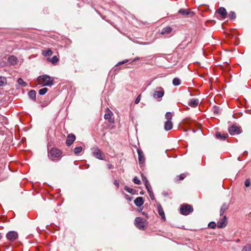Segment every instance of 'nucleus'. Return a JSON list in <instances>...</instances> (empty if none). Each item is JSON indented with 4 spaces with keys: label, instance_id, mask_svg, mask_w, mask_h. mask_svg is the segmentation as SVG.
<instances>
[{
    "label": "nucleus",
    "instance_id": "nucleus-16",
    "mask_svg": "<svg viewBox=\"0 0 251 251\" xmlns=\"http://www.w3.org/2000/svg\"><path fill=\"white\" fill-rule=\"evenodd\" d=\"M229 204L227 203H224L222 205L220 211V215L221 216H223L225 212L228 208Z\"/></svg>",
    "mask_w": 251,
    "mask_h": 251
},
{
    "label": "nucleus",
    "instance_id": "nucleus-51",
    "mask_svg": "<svg viewBox=\"0 0 251 251\" xmlns=\"http://www.w3.org/2000/svg\"><path fill=\"white\" fill-rule=\"evenodd\" d=\"M138 59H139V58H137V57H136V58H135V59H134V61H136V60H138Z\"/></svg>",
    "mask_w": 251,
    "mask_h": 251
},
{
    "label": "nucleus",
    "instance_id": "nucleus-17",
    "mask_svg": "<svg viewBox=\"0 0 251 251\" xmlns=\"http://www.w3.org/2000/svg\"><path fill=\"white\" fill-rule=\"evenodd\" d=\"M8 61L9 63L12 65H14L16 64L18 62V59L17 58L13 55H11L8 57Z\"/></svg>",
    "mask_w": 251,
    "mask_h": 251
},
{
    "label": "nucleus",
    "instance_id": "nucleus-37",
    "mask_svg": "<svg viewBox=\"0 0 251 251\" xmlns=\"http://www.w3.org/2000/svg\"><path fill=\"white\" fill-rule=\"evenodd\" d=\"M242 251H251V246L250 245L245 246L243 248Z\"/></svg>",
    "mask_w": 251,
    "mask_h": 251
},
{
    "label": "nucleus",
    "instance_id": "nucleus-13",
    "mask_svg": "<svg viewBox=\"0 0 251 251\" xmlns=\"http://www.w3.org/2000/svg\"><path fill=\"white\" fill-rule=\"evenodd\" d=\"M226 225V217L224 216L222 219L220 220L217 224V227L219 228L225 227Z\"/></svg>",
    "mask_w": 251,
    "mask_h": 251
},
{
    "label": "nucleus",
    "instance_id": "nucleus-34",
    "mask_svg": "<svg viewBox=\"0 0 251 251\" xmlns=\"http://www.w3.org/2000/svg\"><path fill=\"white\" fill-rule=\"evenodd\" d=\"M172 117V114L170 112H167L165 114V118L167 119V121H171Z\"/></svg>",
    "mask_w": 251,
    "mask_h": 251
},
{
    "label": "nucleus",
    "instance_id": "nucleus-33",
    "mask_svg": "<svg viewBox=\"0 0 251 251\" xmlns=\"http://www.w3.org/2000/svg\"><path fill=\"white\" fill-rule=\"evenodd\" d=\"M228 16L230 20H234L236 18V14L234 11H230Z\"/></svg>",
    "mask_w": 251,
    "mask_h": 251
},
{
    "label": "nucleus",
    "instance_id": "nucleus-3",
    "mask_svg": "<svg viewBox=\"0 0 251 251\" xmlns=\"http://www.w3.org/2000/svg\"><path fill=\"white\" fill-rule=\"evenodd\" d=\"M164 90L161 87H157L152 91V96L158 101H160L164 95Z\"/></svg>",
    "mask_w": 251,
    "mask_h": 251
},
{
    "label": "nucleus",
    "instance_id": "nucleus-42",
    "mask_svg": "<svg viewBox=\"0 0 251 251\" xmlns=\"http://www.w3.org/2000/svg\"><path fill=\"white\" fill-rule=\"evenodd\" d=\"M145 187H146V188L147 189V190L148 189L151 188V186L149 182H148V183L146 182V184H145Z\"/></svg>",
    "mask_w": 251,
    "mask_h": 251
},
{
    "label": "nucleus",
    "instance_id": "nucleus-53",
    "mask_svg": "<svg viewBox=\"0 0 251 251\" xmlns=\"http://www.w3.org/2000/svg\"><path fill=\"white\" fill-rule=\"evenodd\" d=\"M126 199H127V200H129V201H130V200H131V198H128V199H127V198H126Z\"/></svg>",
    "mask_w": 251,
    "mask_h": 251
},
{
    "label": "nucleus",
    "instance_id": "nucleus-50",
    "mask_svg": "<svg viewBox=\"0 0 251 251\" xmlns=\"http://www.w3.org/2000/svg\"><path fill=\"white\" fill-rule=\"evenodd\" d=\"M140 194L141 195H143L144 194V192L143 191H141V192H140Z\"/></svg>",
    "mask_w": 251,
    "mask_h": 251
},
{
    "label": "nucleus",
    "instance_id": "nucleus-30",
    "mask_svg": "<svg viewBox=\"0 0 251 251\" xmlns=\"http://www.w3.org/2000/svg\"><path fill=\"white\" fill-rule=\"evenodd\" d=\"M124 189L128 193H129L132 194H133L135 192L134 189H133L132 188H130L127 186H125Z\"/></svg>",
    "mask_w": 251,
    "mask_h": 251
},
{
    "label": "nucleus",
    "instance_id": "nucleus-32",
    "mask_svg": "<svg viewBox=\"0 0 251 251\" xmlns=\"http://www.w3.org/2000/svg\"><path fill=\"white\" fill-rule=\"evenodd\" d=\"M6 83V78L4 77L0 76V86H4Z\"/></svg>",
    "mask_w": 251,
    "mask_h": 251
},
{
    "label": "nucleus",
    "instance_id": "nucleus-7",
    "mask_svg": "<svg viewBox=\"0 0 251 251\" xmlns=\"http://www.w3.org/2000/svg\"><path fill=\"white\" fill-rule=\"evenodd\" d=\"M6 237L8 240L13 242L18 239V234L16 231H10L6 234Z\"/></svg>",
    "mask_w": 251,
    "mask_h": 251
},
{
    "label": "nucleus",
    "instance_id": "nucleus-52",
    "mask_svg": "<svg viewBox=\"0 0 251 251\" xmlns=\"http://www.w3.org/2000/svg\"><path fill=\"white\" fill-rule=\"evenodd\" d=\"M238 159V161H241V160H240V157H239L238 158V159Z\"/></svg>",
    "mask_w": 251,
    "mask_h": 251
},
{
    "label": "nucleus",
    "instance_id": "nucleus-36",
    "mask_svg": "<svg viewBox=\"0 0 251 251\" xmlns=\"http://www.w3.org/2000/svg\"><path fill=\"white\" fill-rule=\"evenodd\" d=\"M133 181L135 184L139 185L141 184V181L140 179L137 177L135 176L133 179Z\"/></svg>",
    "mask_w": 251,
    "mask_h": 251
},
{
    "label": "nucleus",
    "instance_id": "nucleus-49",
    "mask_svg": "<svg viewBox=\"0 0 251 251\" xmlns=\"http://www.w3.org/2000/svg\"><path fill=\"white\" fill-rule=\"evenodd\" d=\"M142 214L143 215H145V216L147 217V214L145 212H142Z\"/></svg>",
    "mask_w": 251,
    "mask_h": 251
},
{
    "label": "nucleus",
    "instance_id": "nucleus-2",
    "mask_svg": "<svg viewBox=\"0 0 251 251\" xmlns=\"http://www.w3.org/2000/svg\"><path fill=\"white\" fill-rule=\"evenodd\" d=\"M61 154V151L57 148L48 150V157L52 161L57 160L60 157Z\"/></svg>",
    "mask_w": 251,
    "mask_h": 251
},
{
    "label": "nucleus",
    "instance_id": "nucleus-26",
    "mask_svg": "<svg viewBox=\"0 0 251 251\" xmlns=\"http://www.w3.org/2000/svg\"><path fill=\"white\" fill-rule=\"evenodd\" d=\"M82 150V148L81 146L76 147L74 150V152L75 155H78L80 153Z\"/></svg>",
    "mask_w": 251,
    "mask_h": 251
},
{
    "label": "nucleus",
    "instance_id": "nucleus-15",
    "mask_svg": "<svg viewBox=\"0 0 251 251\" xmlns=\"http://www.w3.org/2000/svg\"><path fill=\"white\" fill-rule=\"evenodd\" d=\"M134 203L137 207H140L144 204V201L142 197H139L135 199Z\"/></svg>",
    "mask_w": 251,
    "mask_h": 251
},
{
    "label": "nucleus",
    "instance_id": "nucleus-29",
    "mask_svg": "<svg viewBox=\"0 0 251 251\" xmlns=\"http://www.w3.org/2000/svg\"><path fill=\"white\" fill-rule=\"evenodd\" d=\"M108 112L107 113H105L104 116V118L106 120H109L111 117V115H112V112L111 111H110L109 110V109H108Z\"/></svg>",
    "mask_w": 251,
    "mask_h": 251
},
{
    "label": "nucleus",
    "instance_id": "nucleus-14",
    "mask_svg": "<svg viewBox=\"0 0 251 251\" xmlns=\"http://www.w3.org/2000/svg\"><path fill=\"white\" fill-rule=\"evenodd\" d=\"M157 209L159 215L161 217V218L165 221L166 220L165 213L160 203H158L157 204Z\"/></svg>",
    "mask_w": 251,
    "mask_h": 251
},
{
    "label": "nucleus",
    "instance_id": "nucleus-8",
    "mask_svg": "<svg viewBox=\"0 0 251 251\" xmlns=\"http://www.w3.org/2000/svg\"><path fill=\"white\" fill-rule=\"evenodd\" d=\"M93 154L94 157L99 159L103 160L104 158V154L101 151H100L98 148H96L94 150Z\"/></svg>",
    "mask_w": 251,
    "mask_h": 251
},
{
    "label": "nucleus",
    "instance_id": "nucleus-55",
    "mask_svg": "<svg viewBox=\"0 0 251 251\" xmlns=\"http://www.w3.org/2000/svg\"><path fill=\"white\" fill-rule=\"evenodd\" d=\"M142 44H143V45H147V43H143Z\"/></svg>",
    "mask_w": 251,
    "mask_h": 251
},
{
    "label": "nucleus",
    "instance_id": "nucleus-23",
    "mask_svg": "<svg viewBox=\"0 0 251 251\" xmlns=\"http://www.w3.org/2000/svg\"><path fill=\"white\" fill-rule=\"evenodd\" d=\"M36 92L35 90H31L28 92V96L32 100H36Z\"/></svg>",
    "mask_w": 251,
    "mask_h": 251
},
{
    "label": "nucleus",
    "instance_id": "nucleus-25",
    "mask_svg": "<svg viewBox=\"0 0 251 251\" xmlns=\"http://www.w3.org/2000/svg\"><path fill=\"white\" fill-rule=\"evenodd\" d=\"M181 83V80L178 77H175L173 80V84L174 86H178Z\"/></svg>",
    "mask_w": 251,
    "mask_h": 251
},
{
    "label": "nucleus",
    "instance_id": "nucleus-38",
    "mask_svg": "<svg viewBox=\"0 0 251 251\" xmlns=\"http://www.w3.org/2000/svg\"><path fill=\"white\" fill-rule=\"evenodd\" d=\"M141 176H142V179L143 180V181L144 182V184H146V183H148L149 182L148 180L147 179V177L144 176L143 174H142L141 175Z\"/></svg>",
    "mask_w": 251,
    "mask_h": 251
},
{
    "label": "nucleus",
    "instance_id": "nucleus-20",
    "mask_svg": "<svg viewBox=\"0 0 251 251\" xmlns=\"http://www.w3.org/2000/svg\"><path fill=\"white\" fill-rule=\"evenodd\" d=\"M216 136L217 138L224 141L227 138V137H228V134L226 133L222 134L221 132H217L216 133Z\"/></svg>",
    "mask_w": 251,
    "mask_h": 251
},
{
    "label": "nucleus",
    "instance_id": "nucleus-46",
    "mask_svg": "<svg viewBox=\"0 0 251 251\" xmlns=\"http://www.w3.org/2000/svg\"><path fill=\"white\" fill-rule=\"evenodd\" d=\"M127 62V60H126L124 61H122V62H120L118 63V65H121V64H123L126 62Z\"/></svg>",
    "mask_w": 251,
    "mask_h": 251
},
{
    "label": "nucleus",
    "instance_id": "nucleus-35",
    "mask_svg": "<svg viewBox=\"0 0 251 251\" xmlns=\"http://www.w3.org/2000/svg\"><path fill=\"white\" fill-rule=\"evenodd\" d=\"M208 226L210 228L214 229L216 227V224L214 222H211L208 224Z\"/></svg>",
    "mask_w": 251,
    "mask_h": 251
},
{
    "label": "nucleus",
    "instance_id": "nucleus-22",
    "mask_svg": "<svg viewBox=\"0 0 251 251\" xmlns=\"http://www.w3.org/2000/svg\"><path fill=\"white\" fill-rule=\"evenodd\" d=\"M59 59L56 56L54 55L51 58H48L47 61L50 62L52 64L55 65L58 61Z\"/></svg>",
    "mask_w": 251,
    "mask_h": 251
},
{
    "label": "nucleus",
    "instance_id": "nucleus-48",
    "mask_svg": "<svg viewBox=\"0 0 251 251\" xmlns=\"http://www.w3.org/2000/svg\"><path fill=\"white\" fill-rule=\"evenodd\" d=\"M163 196H164L165 197L166 196H168V193L167 192H164L163 193Z\"/></svg>",
    "mask_w": 251,
    "mask_h": 251
},
{
    "label": "nucleus",
    "instance_id": "nucleus-10",
    "mask_svg": "<svg viewBox=\"0 0 251 251\" xmlns=\"http://www.w3.org/2000/svg\"><path fill=\"white\" fill-rule=\"evenodd\" d=\"M75 140V136L73 134H69L67 138L66 143V145L70 147L71 145L73 144V142Z\"/></svg>",
    "mask_w": 251,
    "mask_h": 251
},
{
    "label": "nucleus",
    "instance_id": "nucleus-39",
    "mask_svg": "<svg viewBox=\"0 0 251 251\" xmlns=\"http://www.w3.org/2000/svg\"><path fill=\"white\" fill-rule=\"evenodd\" d=\"M251 185V182L250 179H247L245 181V185L246 187H249Z\"/></svg>",
    "mask_w": 251,
    "mask_h": 251
},
{
    "label": "nucleus",
    "instance_id": "nucleus-1",
    "mask_svg": "<svg viewBox=\"0 0 251 251\" xmlns=\"http://www.w3.org/2000/svg\"><path fill=\"white\" fill-rule=\"evenodd\" d=\"M37 80L43 86H51L54 83V78L47 75H39Z\"/></svg>",
    "mask_w": 251,
    "mask_h": 251
},
{
    "label": "nucleus",
    "instance_id": "nucleus-9",
    "mask_svg": "<svg viewBox=\"0 0 251 251\" xmlns=\"http://www.w3.org/2000/svg\"><path fill=\"white\" fill-rule=\"evenodd\" d=\"M178 13L182 16L189 15L192 17L194 15V13L189 9H180L179 10Z\"/></svg>",
    "mask_w": 251,
    "mask_h": 251
},
{
    "label": "nucleus",
    "instance_id": "nucleus-12",
    "mask_svg": "<svg viewBox=\"0 0 251 251\" xmlns=\"http://www.w3.org/2000/svg\"><path fill=\"white\" fill-rule=\"evenodd\" d=\"M216 12L219 13L221 16L222 18L223 19H226V17L227 12L224 7H221L216 11Z\"/></svg>",
    "mask_w": 251,
    "mask_h": 251
},
{
    "label": "nucleus",
    "instance_id": "nucleus-47",
    "mask_svg": "<svg viewBox=\"0 0 251 251\" xmlns=\"http://www.w3.org/2000/svg\"><path fill=\"white\" fill-rule=\"evenodd\" d=\"M147 191H148V192L149 194H150V193H152L153 192L152 190H151V188L147 189Z\"/></svg>",
    "mask_w": 251,
    "mask_h": 251
},
{
    "label": "nucleus",
    "instance_id": "nucleus-41",
    "mask_svg": "<svg viewBox=\"0 0 251 251\" xmlns=\"http://www.w3.org/2000/svg\"><path fill=\"white\" fill-rule=\"evenodd\" d=\"M186 175L185 174H180L179 176H177V177H179V180H183L185 177Z\"/></svg>",
    "mask_w": 251,
    "mask_h": 251
},
{
    "label": "nucleus",
    "instance_id": "nucleus-4",
    "mask_svg": "<svg viewBox=\"0 0 251 251\" xmlns=\"http://www.w3.org/2000/svg\"><path fill=\"white\" fill-rule=\"evenodd\" d=\"M180 211L181 214L187 215L193 211L192 206L188 204H183L180 206Z\"/></svg>",
    "mask_w": 251,
    "mask_h": 251
},
{
    "label": "nucleus",
    "instance_id": "nucleus-31",
    "mask_svg": "<svg viewBox=\"0 0 251 251\" xmlns=\"http://www.w3.org/2000/svg\"><path fill=\"white\" fill-rule=\"evenodd\" d=\"M48 91V89L47 88H43L42 89H41L39 90V94L43 96L45 95Z\"/></svg>",
    "mask_w": 251,
    "mask_h": 251
},
{
    "label": "nucleus",
    "instance_id": "nucleus-24",
    "mask_svg": "<svg viewBox=\"0 0 251 251\" xmlns=\"http://www.w3.org/2000/svg\"><path fill=\"white\" fill-rule=\"evenodd\" d=\"M52 51L50 49L44 50L42 52V54L45 56H50L52 54Z\"/></svg>",
    "mask_w": 251,
    "mask_h": 251
},
{
    "label": "nucleus",
    "instance_id": "nucleus-27",
    "mask_svg": "<svg viewBox=\"0 0 251 251\" xmlns=\"http://www.w3.org/2000/svg\"><path fill=\"white\" fill-rule=\"evenodd\" d=\"M213 112L215 114H218L220 112L221 109L220 108L216 105H214L213 107Z\"/></svg>",
    "mask_w": 251,
    "mask_h": 251
},
{
    "label": "nucleus",
    "instance_id": "nucleus-44",
    "mask_svg": "<svg viewBox=\"0 0 251 251\" xmlns=\"http://www.w3.org/2000/svg\"><path fill=\"white\" fill-rule=\"evenodd\" d=\"M107 166L109 169H111L113 168V166L112 164H108Z\"/></svg>",
    "mask_w": 251,
    "mask_h": 251
},
{
    "label": "nucleus",
    "instance_id": "nucleus-18",
    "mask_svg": "<svg viewBox=\"0 0 251 251\" xmlns=\"http://www.w3.org/2000/svg\"><path fill=\"white\" fill-rule=\"evenodd\" d=\"M173 127V123L171 121H166L164 124V129L166 131L171 130Z\"/></svg>",
    "mask_w": 251,
    "mask_h": 251
},
{
    "label": "nucleus",
    "instance_id": "nucleus-43",
    "mask_svg": "<svg viewBox=\"0 0 251 251\" xmlns=\"http://www.w3.org/2000/svg\"><path fill=\"white\" fill-rule=\"evenodd\" d=\"M149 195H150V197L151 199V200L153 201L155 200V198H154L153 192L150 193V194H149Z\"/></svg>",
    "mask_w": 251,
    "mask_h": 251
},
{
    "label": "nucleus",
    "instance_id": "nucleus-5",
    "mask_svg": "<svg viewBox=\"0 0 251 251\" xmlns=\"http://www.w3.org/2000/svg\"><path fill=\"white\" fill-rule=\"evenodd\" d=\"M146 220L141 217H136L134 221V224L139 229H143L145 227Z\"/></svg>",
    "mask_w": 251,
    "mask_h": 251
},
{
    "label": "nucleus",
    "instance_id": "nucleus-54",
    "mask_svg": "<svg viewBox=\"0 0 251 251\" xmlns=\"http://www.w3.org/2000/svg\"><path fill=\"white\" fill-rule=\"evenodd\" d=\"M126 199H127V200H129V201H130V200H131V198H128V199H127V198H126Z\"/></svg>",
    "mask_w": 251,
    "mask_h": 251
},
{
    "label": "nucleus",
    "instance_id": "nucleus-45",
    "mask_svg": "<svg viewBox=\"0 0 251 251\" xmlns=\"http://www.w3.org/2000/svg\"><path fill=\"white\" fill-rule=\"evenodd\" d=\"M114 184L118 187L119 185V182L118 181V180H115L114 181Z\"/></svg>",
    "mask_w": 251,
    "mask_h": 251
},
{
    "label": "nucleus",
    "instance_id": "nucleus-11",
    "mask_svg": "<svg viewBox=\"0 0 251 251\" xmlns=\"http://www.w3.org/2000/svg\"><path fill=\"white\" fill-rule=\"evenodd\" d=\"M137 153L138 155V161L140 164H143L145 163V158L144 155L143 151L137 149Z\"/></svg>",
    "mask_w": 251,
    "mask_h": 251
},
{
    "label": "nucleus",
    "instance_id": "nucleus-40",
    "mask_svg": "<svg viewBox=\"0 0 251 251\" xmlns=\"http://www.w3.org/2000/svg\"><path fill=\"white\" fill-rule=\"evenodd\" d=\"M141 94L139 95L136 98V99H135V104H138L140 100H141Z\"/></svg>",
    "mask_w": 251,
    "mask_h": 251
},
{
    "label": "nucleus",
    "instance_id": "nucleus-28",
    "mask_svg": "<svg viewBox=\"0 0 251 251\" xmlns=\"http://www.w3.org/2000/svg\"><path fill=\"white\" fill-rule=\"evenodd\" d=\"M17 82L19 85H21L23 87H25L26 85V82H25L24 80L21 78L18 79Z\"/></svg>",
    "mask_w": 251,
    "mask_h": 251
},
{
    "label": "nucleus",
    "instance_id": "nucleus-21",
    "mask_svg": "<svg viewBox=\"0 0 251 251\" xmlns=\"http://www.w3.org/2000/svg\"><path fill=\"white\" fill-rule=\"evenodd\" d=\"M172 31V28L170 26L163 28L161 32L162 34H169Z\"/></svg>",
    "mask_w": 251,
    "mask_h": 251
},
{
    "label": "nucleus",
    "instance_id": "nucleus-6",
    "mask_svg": "<svg viewBox=\"0 0 251 251\" xmlns=\"http://www.w3.org/2000/svg\"><path fill=\"white\" fill-rule=\"evenodd\" d=\"M229 133L231 135L239 134L241 132V129L239 126H237L235 125H232L229 127L228 129Z\"/></svg>",
    "mask_w": 251,
    "mask_h": 251
},
{
    "label": "nucleus",
    "instance_id": "nucleus-19",
    "mask_svg": "<svg viewBox=\"0 0 251 251\" xmlns=\"http://www.w3.org/2000/svg\"><path fill=\"white\" fill-rule=\"evenodd\" d=\"M199 102V100L198 99H192L190 100L189 102V105H190L192 107H196Z\"/></svg>",
    "mask_w": 251,
    "mask_h": 251
}]
</instances>
